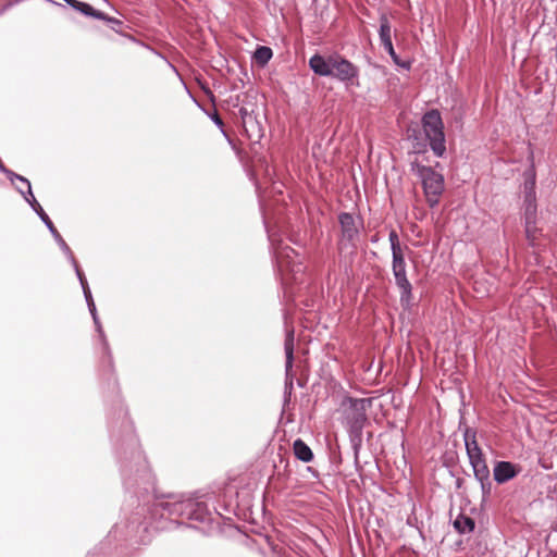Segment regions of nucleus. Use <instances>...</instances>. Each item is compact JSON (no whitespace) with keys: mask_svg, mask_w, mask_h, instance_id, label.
<instances>
[{"mask_svg":"<svg viewBox=\"0 0 557 557\" xmlns=\"http://www.w3.org/2000/svg\"><path fill=\"white\" fill-rule=\"evenodd\" d=\"M405 256L392 257V271L395 283L400 290V302L408 307L412 299V286L407 278Z\"/></svg>","mask_w":557,"mask_h":557,"instance_id":"8","label":"nucleus"},{"mask_svg":"<svg viewBox=\"0 0 557 557\" xmlns=\"http://www.w3.org/2000/svg\"><path fill=\"white\" fill-rule=\"evenodd\" d=\"M396 65L400 66V67H404L406 70H409L410 69V62H407V61H401L400 58L398 57V62H394Z\"/></svg>","mask_w":557,"mask_h":557,"instance_id":"34","label":"nucleus"},{"mask_svg":"<svg viewBox=\"0 0 557 557\" xmlns=\"http://www.w3.org/2000/svg\"><path fill=\"white\" fill-rule=\"evenodd\" d=\"M289 386L292 387L293 386V379L290 377V381H289Z\"/></svg>","mask_w":557,"mask_h":557,"instance_id":"38","label":"nucleus"},{"mask_svg":"<svg viewBox=\"0 0 557 557\" xmlns=\"http://www.w3.org/2000/svg\"><path fill=\"white\" fill-rule=\"evenodd\" d=\"M535 193V175L531 174L523 184V194Z\"/></svg>","mask_w":557,"mask_h":557,"instance_id":"27","label":"nucleus"},{"mask_svg":"<svg viewBox=\"0 0 557 557\" xmlns=\"http://www.w3.org/2000/svg\"><path fill=\"white\" fill-rule=\"evenodd\" d=\"M213 121H214V123H215L216 125H219V126L223 125L222 120H221V119L219 117V115H216V114L214 115Z\"/></svg>","mask_w":557,"mask_h":557,"instance_id":"35","label":"nucleus"},{"mask_svg":"<svg viewBox=\"0 0 557 557\" xmlns=\"http://www.w3.org/2000/svg\"><path fill=\"white\" fill-rule=\"evenodd\" d=\"M480 484H481V490H482L483 496L484 497L488 496L491 493V487H492L490 478L487 479V484H485V482H480Z\"/></svg>","mask_w":557,"mask_h":557,"instance_id":"31","label":"nucleus"},{"mask_svg":"<svg viewBox=\"0 0 557 557\" xmlns=\"http://www.w3.org/2000/svg\"><path fill=\"white\" fill-rule=\"evenodd\" d=\"M74 10L81 12L82 14H84L86 16H90V17H94L97 20L104 18L103 12L94 9L90 4H88L86 2L77 1L76 4L74 5Z\"/></svg>","mask_w":557,"mask_h":557,"instance_id":"21","label":"nucleus"},{"mask_svg":"<svg viewBox=\"0 0 557 557\" xmlns=\"http://www.w3.org/2000/svg\"><path fill=\"white\" fill-rule=\"evenodd\" d=\"M273 55L272 49L267 46H259L255 51V60L257 63L264 65Z\"/></svg>","mask_w":557,"mask_h":557,"instance_id":"23","label":"nucleus"},{"mask_svg":"<svg viewBox=\"0 0 557 557\" xmlns=\"http://www.w3.org/2000/svg\"><path fill=\"white\" fill-rule=\"evenodd\" d=\"M284 350H285V371L287 379L289 377V373L293 369V362H294V331L290 330L286 334L285 343H284Z\"/></svg>","mask_w":557,"mask_h":557,"instance_id":"17","label":"nucleus"},{"mask_svg":"<svg viewBox=\"0 0 557 557\" xmlns=\"http://www.w3.org/2000/svg\"><path fill=\"white\" fill-rule=\"evenodd\" d=\"M494 480L498 484L506 483L518 474L515 465L509 461H498L493 470Z\"/></svg>","mask_w":557,"mask_h":557,"instance_id":"14","label":"nucleus"},{"mask_svg":"<svg viewBox=\"0 0 557 557\" xmlns=\"http://www.w3.org/2000/svg\"><path fill=\"white\" fill-rule=\"evenodd\" d=\"M339 237L338 249L355 253L360 242L361 231L363 230V220L359 215L349 212L338 214Z\"/></svg>","mask_w":557,"mask_h":557,"instance_id":"6","label":"nucleus"},{"mask_svg":"<svg viewBox=\"0 0 557 557\" xmlns=\"http://www.w3.org/2000/svg\"><path fill=\"white\" fill-rule=\"evenodd\" d=\"M411 171L421 180L428 205L437 206L445 188L443 174L419 162H411Z\"/></svg>","mask_w":557,"mask_h":557,"instance_id":"5","label":"nucleus"},{"mask_svg":"<svg viewBox=\"0 0 557 557\" xmlns=\"http://www.w3.org/2000/svg\"><path fill=\"white\" fill-rule=\"evenodd\" d=\"M21 0H10L2 7H0V15L3 14L8 9L13 7L14 4L18 3Z\"/></svg>","mask_w":557,"mask_h":557,"instance_id":"33","label":"nucleus"},{"mask_svg":"<svg viewBox=\"0 0 557 557\" xmlns=\"http://www.w3.org/2000/svg\"><path fill=\"white\" fill-rule=\"evenodd\" d=\"M269 239L273 249L276 268L283 283L288 284L290 282H296L298 280L297 276L302 274L305 270L298 252L288 245L283 244L282 240L275 243L274 238L270 234Z\"/></svg>","mask_w":557,"mask_h":557,"instance_id":"3","label":"nucleus"},{"mask_svg":"<svg viewBox=\"0 0 557 557\" xmlns=\"http://www.w3.org/2000/svg\"><path fill=\"white\" fill-rule=\"evenodd\" d=\"M102 21H106L108 24L111 25L112 29H115V26H120L122 22L115 17H110L104 14V18H101Z\"/></svg>","mask_w":557,"mask_h":557,"instance_id":"30","label":"nucleus"},{"mask_svg":"<svg viewBox=\"0 0 557 557\" xmlns=\"http://www.w3.org/2000/svg\"><path fill=\"white\" fill-rule=\"evenodd\" d=\"M121 473L126 488L144 485L143 488L148 491L153 485L148 463L140 450L133 451L129 461H122Z\"/></svg>","mask_w":557,"mask_h":557,"instance_id":"4","label":"nucleus"},{"mask_svg":"<svg viewBox=\"0 0 557 557\" xmlns=\"http://www.w3.org/2000/svg\"><path fill=\"white\" fill-rule=\"evenodd\" d=\"M0 171L2 173H4L7 175V177L12 182L14 183L15 180L20 181L21 183L24 184L26 190H23L22 188H17V190L21 193V195L25 198L28 197V198H32L33 195V191H32V186H30V183L27 178H25L24 176L22 175H18L16 174L15 172L9 170L5 168V165L3 163H0Z\"/></svg>","mask_w":557,"mask_h":557,"instance_id":"16","label":"nucleus"},{"mask_svg":"<svg viewBox=\"0 0 557 557\" xmlns=\"http://www.w3.org/2000/svg\"><path fill=\"white\" fill-rule=\"evenodd\" d=\"M92 317V320H94V323L96 325V330L97 332L99 333V336H100V339L102 342V346H103V350L104 352L108 355V357L111 359V354H110V349H109V344L107 342V338H106V335H104V332L102 330V326H101V323H100V320L98 318V314L97 312L96 313H92L91 314Z\"/></svg>","mask_w":557,"mask_h":557,"instance_id":"25","label":"nucleus"},{"mask_svg":"<svg viewBox=\"0 0 557 557\" xmlns=\"http://www.w3.org/2000/svg\"><path fill=\"white\" fill-rule=\"evenodd\" d=\"M371 404L372 400L370 398H354L349 396L345 397L341 403L342 423L347 429L356 458L362 445L363 428L368 421L367 409Z\"/></svg>","mask_w":557,"mask_h":557,"instance_id":"1","label":"nucleus"},{"mask_svg":"<svg viewBox=\"0 0 557 557\" xmlns=\"http://www.w3.org/2000/svg\"><path fill=\"white\" fill-rule=\"evenodd\" d=\"M465 445L470 462L483 458V454L476 442L474 431L467 430L465 432Z\"/></svg>","mask_w":557,"mask_h":557,"instance_id":"15","label":"nucleus"},{"mask_svg":"<svg viewBox=\"0 0 557 557\" xmlns=\"http://www.w3.org/2000/svg\"><path fill=\"white\" fill-rule=\"evenodd\" d=\"M455 529L461 533H469L474 530L475 523L474 520L468 516L459 515L454 521Z\"/></svg>","mask_w":557,"mask_h":557,"instance_id":"20","label":"nucleus"},{"mask_svg":"<svg viewBox=\"0 0 557 557\" xmlns=\"http://www.w3.org/2000/svg\"><path fill=\"white\" fill-rule=\"evenodd\" d=\"M0 163H2V161L0 160Z\"/></svg>","mask_w":557,"mask_h":557,"instance_id":"39","label":"nucleus"},{"mask_svg":"<svg viewBox=\"0 0 557 557\" xmlns=\"http://www.w3.org/2000/svg\"><path fill=\"white\" fill-rule=\"evenodd\" d=\"M422 128L431 150L436 157H443L446 152L444 123L438 110H430L422 116Z\"/></svg>","mask_w":557,"mask_h":557,"instance_id":"7","label":"nucleus"},{"mask_svg":"<svg viewBox=\"0 0 557 557\" xmlns=\"http://www.w3.org/2000/svg\"><path fill=\"white\" fill-rule=\"evenodd\" d=\"M64 2H66L70 7H72L74 9V5L76 4L77 0H63Z\"/></svg>","mask_w":557,"mask_h":557,"instance_id":"36","label":"nucleus"},{"mask_svg":"<svg viewBox=\"0 0 557 557\" xmlns=\"http://www.w3.org/2000/svg\"><path fill=\"white\" fill-rule=\"evenodd\" d=\"M294 455L302 462H310L313 459L311 448L300 438L296 440L293 444Z\"/></svg>","mask_w":557,"mask_h":557,"instance_id":"18","label":"nucleus"},{"mask_svg":"<svg viewBox=\"0 0 557 557\" xmlns=\"http://www.w3.org/2000/svg\"><path fill=\"white\" fill-rule=\"evenodd\" d=\"M474 476L479 482H485L487 484V479L490 478V470L485 462V459H478L470 462Z\"/></svg>","mask_w":557,"mask_h":557,"instance_id":"19","label":"nucleus"},{"mask_svg":"<svg viewBox=\"0 0 557 557\" xmlns=\"http://www.w3.org/2000/svg\"><path fill=\"white\" fill-rule=\"evenodd\" d=\"M528 203H536V194L535 193L523 194V205H528Z\"/></svg>","mask_w":557,"mask_h":557,"instance_id":"29","label":"nucleus"},{"mask_svg":"<svg viewBox=\"0 0 557 557\" xmlns=\"http://www.w3.org/2000/svg\"><path fill=\"white\" fill-rule=\"evenodd\" d=\"M331 66L333 70V75L331 76L346 85H354V81L358 78L359 69L338 53L333 54Z\"/></svg>","mask_w":557,"mask_h":557,"instance_id":"9","label":"nucleus"},{"mask_svg":"<svg viewBox=\"0 0 557 557\" xmlns=\"http://www.w3.org/2000/svg\"><path fill=\"white\" fill-rule=\"evenodd\" d=\"M391 244L392 257L403 256L404 251L399 243V237L396 231L392 230L388 234Z\"/></svg>","mask_w":557,"mask_h":557,"instance_id":"24","label":"nucleus"},{"mask_svg":"<svg viewBox=\"0 0 557 557\" xmlns=\"http://www.w3.org/2000/svg\"><path fill=\"white\" fill-rule=\"evenodd\" d=\"M64 255L67 257L69 261L71 262V264H72V265H73V268H74V271H75V273H76V276H77V278H78V281H79V283H81V286H82L83 293H84L85 290H87V289H90V288H89V286H88V282H87L86 277H85V274H84V272L81 270V268H79V265H78V263H77V261H76V259H75V257H74V255H73L72 250L70 249V253H64Z\"/></svg>","mask_w":557,"mask_h":557,"instance_id":"22","label":"nucleus"},{"mask_svg":"<svg viewBox=\"0 0 557 557\" xmlns=\"http://www.w3.org/2000/svg\"><path fill=\"white\" fill-rule=\"evenodd\" d=\"M380 22H381V24H380L379 35H380L382 46L384 47L386 52L391 55L393 62H398V54L396 53V51L394 49V44L392 42L391 25H389L388 18L386 17V15H382L380 18Z\"/></svg>","mask_w":557,"mask_h":557,"instance_id":"11","label":"nucleus"},{"mask_svg":"<svg viewBox=\"0 0 557 557\" xmlns=\"http://www.w3.org/2000/svg\"><path fill=\"white\" fill-rule=\"evenodd\" d=\"M92 317V320H94V323L96 325V330L97 332L99 333V336H100V339L102 342V346H103V350L104 352L108 355V357L111 359V354H110V349H109V344L107 342V338H106V335H104V332L102 330V326H101V323H100V320L98 318V314L97 312L96 313H92L91 314Z\"/></svg>","mask_w":557,"mask_h":557,"instance_id":"26","label":"nucleus"},{"mask_svg":"<svg viewBox=\"0 0 557 557\" xmlns=\"http://www.w3.org/2000/svg\"><path fill=\"white\" fill-rule=\"evenodd\" d=\"M273 189H274L275 191H277V193H282L281 186H276V185H274V186H273Z\"/></svg>","mask_w":557,"mask_h":557,"instance_id":"37","label":"nucleus"},{"mask_svg":"<svg viewBox=\"0 0 557 557\" xmlns=\"http://www.w3.org/2000/svg\"><path fill=\"white\" fill-rule=\"evenodd\" d=\"M84 296H85L90 314L96 313L97 309H96V305L94 302L90 289L85 290Z\"/></svg>","mask_w":557,"mask_h":557,"instance_id":"28","label":"nucleus"},{"mask_svg":"<svg viewBox=\"0 0 557 557\" xmlns=\"http://www.w3.org/2000/svg\"><path fill=\"white\" fill-rule=\"evenodd\" d=\"M239 113L242 115V119H243V122H244V125L246 126L247 123H252V117L248 114L247 110L242 108L239 110Z\"/></svg>","mask_w":557,"mask_h":557,"instance_id":"32","label":"nucleus"},{"mask_svg":"<svg viewBox=\"0 0 557 557\" xmlns=\"http://www.w3.org/2000/svg\"><path fill=\"white\" fill-rule=\"evenodd\" d=\"M524 210V222H525V234L527 237L532 246H534L535 240V222H536V211L537 207L536 203H528L523 205Z\"/></svg>","mask_w":557,"mask_h":557,"instance_id":"13","label":"nucleus"},{"mask_svg":"<svg viewBox=\"0 0 557 557\" xmlns=\"http://www.w3.org/2000/svg\"><path fill=\"white\" fill-rule=\"evenodd\" d=\"M153 512L163 517L186 518L199 522H209L211 513L203 502H198L185 495H171L168 500H161L153 506Z\"/></svg>","mask_w":557,"mask_h":557,"instance_id":"2","label":"nucleus"},{"mask_svg":"<svg viewBox=\"0 0 557 557\" xmlns=\"http://www.w3.org/2000/svg\"><path fill=\"white\" fill-rule=\"evenodd\" d=\"M25 200L29 203L32 209L38 214L40 220L45 223V225L47 226V228L49 230V232L51 233V235L53 236V238L58 243V245L61 248V250L64 253H70L69 245L65 243V240L62 238V236L60 235L58 230L54 227L52 221L50 220L48 214L44 211V209L41 208L39 202L36 200V198L34 196H32V198H28V197L25 196Z\"/></svg>","mask_w":557,"mask_h":557,"instance_id":"10","label":"nucleus"},{"mask_svg":"<svg viewBox=\"0 0 557 557\" xmlns=\"http://www.w3.org/2000/svg\"><path fill=\"white\" fill-rule=\"evenodd\" d=\"M331 63H333V54L324 58L315 53L309 59L310 69L319 76L330 77L333 75Z\"/></svg>","mask_w":557,"mask_h":557,"instance_id":"12","label":"nucleus"}]
</instances>
